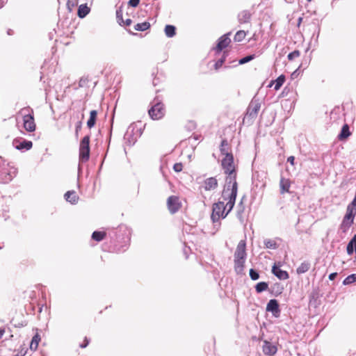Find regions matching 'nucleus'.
Instances as JSON below:
<instances>
[{"label":"nucleus","instance_id":"f257e3e1","mask_svg":"<svg viewBox=\"0 0 356 356\" xmlns=\"http://www.w3.org/2000/svg\"><path fill=\"white\" fill-rule=\"evenodd\" d=\"M221 167L226 175L225 184L223 188L224 197L230 198L229 205L232 207L238 193L237 166L234 163V155L223 157L221 161Z\"/></svg>","mask_w":356,"mask_h":356},{"label":"nucleus","instance_id":"f03ea898","mask_svg":"<svg viewBox=\"0 0 356 356\" xmlns=\"http://www.w3.org/2000/svg\"><path fill=\"white\" fill-rule=\"evenodd\" d=\"M222 198L223 199V201H218L213 205L211 216L213 222L218 221L220 218H225L232 211L235 204L236 199L233 202V205L230 207V198L224 197L223 191L222 192Z\"/></svg>","mask_w":356,"mask_h":356},{"label":"nucleus","instance_id":"7ed1b4c3","mask_svg":"<svg viewBox=\"0 0 356 356\" xmlns=\"http://www.w3.org/2000/svg\"><path fill=\"white\" fill-rule=\"evenodd\" d=\"M23 118V127L26 131L33 132L36 129V124L34 120L33 111L30 107H24L19 111Z\"/></svg>","mask_w":356,"mask_h":356},{"label":"nucleus","instance_id":"20e7f679","mask_svg":"<svg viewBox=\"0 0 356 356\" xmlns=\"http://www.w3.org/2000/svg\"><path fill=\"white\" fill-rule=\"evenodd\" d=\"M355 215L356 208H354L352 205H348L346 213L340 225V229L343 233H346L353 224Z\"/></svg>","mask_w":356,"mask_h":356},{"label":"nucleus","instance_id":"39448f33","mask_svg":"<svg viewBox=\"0 0 356 356\" xmlns=\"http://www.w3.org/2000/svg\"><path fill=\"white\" fill-rule=\"evenodd\" d=\"M148 114L153 120L162 119L165 114V106L162 102H154L148 111Z\"/></svg>","mask_w":356,"mask_h":356},{"label":"nucleus","instance_id":"423d86ee","mask_svg":"<svg viewBox=\"0 0 356 356\" xmlns=\"http://www.w3.org/2000/svg\"><path fill=\"white\" fill-rule=\"evenodd\" d=\"M90 136H85L80 142L79 160L86 162L90 158Z\"/></svg>","mask_w":356,"mask_h":356},{"label":"nucleus","instance_id":"0eeeda50","mask_svg":"<svg viewBox=\"0 0 356 356\" xmlns=\"http://www.w3.org/2000/svg\"><path fill=\"white\" fill-rule=\"evenodd\" d=\"M167 206L171 213H175L178 211L181 207L179 197L176 195L170 196L167 200Z\"/></svg>","mask_w":356,"mask_h":356},{"label":"nucleus","instance_id":"6e6552de","mask_svg":"<svg viewBox=\"0 0 356 356\" xmlns=\"http://www.w3.org/2000/svg\"><path fill=\"white\" fill-rule=\"evenodd\" d=\"M230 33H226L221 37L219 38L218 40V43L216 44V47L214 48V49L216 51V52L220 53L223 49L227 48L231 43V39L229 38Z\"/></svg>","mask_w":356,"mask_h":356},{"label":"nucleus","instance_id":"1a4fd4ad","mask_svg":"<svg viewBox=\"0 0 356 356\" xmlns=\"http://www.w3.org/2000/svg\"><path fill=\"white\" fill-rule=\"evenodd\" d=\"M235 259H245L246 258V243L244 240H241L237 245L236 251L234 252Z\"/></svg>","mask_w":356,"mask_h":356},{"label":"nucleus","instance_id":"9d476101","mask_svg":"<svg viewBox=\"0 0 356 356\" xmlns=\"http://www.w3.org/2000/svg\"><path fill=\"white\" fill-rule=\"evenodd\" d=\"M218 186V182L216 177H211L206 179L202 184V188L207 191H213Z\"/></svg>","mask_w":356,"mask_h":356},{"label":"nucleus","instance_id":"9b49d317","mask_svg":"<svg viewBox=\"0 0 356 356\" xmlns=\"http://www.w3.org/2000/svg\"><path fill=\"white\" fill-rule=\"evenodd\" d=\"M262 350L266 355L273 356L277 353V348L272 343L264 341L262 346Z\"/></svg>","mask_w":356,"mask_h":356},{"label":"nucleus","instance_id":"f8f14e48","mask_svg":"<svg viewBox=\"0 0 356 356\" xmlns=\"http://www.w3.org/2000/svg\"><path fill=\"white\" fill-rule=\"evenodd\" d=\"M220 152L224 157H226L227 156L233 155L232 152V147L230 144L228 143L227 139H223L221 141L220 145Z\"/></svg>","mask_w":356,"mask_h":356},{"label":"nucleus","instance_id":"ddd939ff","mask_svg":"<svg viewBox=\"0 0 356 356\" xmlns=\"http://www.w3.org/2000/svg\"><path fill=\"white\" fill-rule=\"evenodd\" d=\"M291 185V181L289 179L282 177L280 180V193L283 195L286 193H290Z\"/></svg>","mask_w":356,"mask_h":356},{"label":"nucleus","instance_id":"4468645a","mask_svg":"<svg viewBox=\"0 0 356 356\" xmlns=\"http://www.w3.org/2000/svg\"><path fill=\"white\" fill-rule=\"evenodd\" d=\"M280 265L277 266L276 264L272 268V273L280 280H287L289 278V273L280 268Z\"/></svg>","mask_w":356,"mask_h":356},{"label":"nucleus","instance_id":"2eb2a0df","mask_svg":"<svg viewBox=\"0 0 356 356\" xmlns=\"http://www.w3.org/2000/svg\"><path fill=\"white\" fill-rule=\"evenodd\" d=\"M352 134L350 131V127L348 124H343L341 128V132L338 135V140L340 141L346 140Z\"/></svg>","mask_w":356,"mask_h":356},{"label":"nucleus","instance_id":"dca6fc26","mask_svg":"<svg viewBox=\"0 0 356 356\" xmlns=\"http://www.w3.org/2000/svg\"><path fill=\"white\" fill-rule=\"evenodd\" d=\"M266 310L273 312L275 316L279 314L280 311L277 301L275 299L270 300L267 304Z\"/></svg>","mask_w":356,"mask_h":356},{"label":"nucleus","instance_id":"f3484780","mask_svg":"<svg viewBox=\"0 0 356 356\" xmlns=\"http://www.w3.org/2000/svg\"><path fill=\"white\" fill-rule=\"evenodd\" d=\"M234 270L236 273L240 274L243 271L245 267V259H235L234 258Z\"/></svg>","mask_w":356,"mask_h":356},{"label":"nucleus","instance_id":"a211bd4d","mask_svg":"<svg viewBox=\"0 0 356 356\" xmlns=\"http://www.w3.org/2000/svg\"><path fill=\"white\" fill-rule=\"evenodd\" d=\"M65 198L67 202H70L72 204H76L79 200V197L74 191H67L65 194Z\"/></svg>","mask_w":356,"mask_h":356},{"label":"nucleus","instance_id":"6ab92c4d","mask_svg":"<svg viewBox=\"0 0 356 356\" xmlns=\"http://www.w3.org/2000/svg\"><path fill=\"white\" fill-rule=\"evenodd\" d=\"M90 9L86 3L79 6L77 15L80 18L85 17L90 12Z\"/></svg>","mask_w":356,"mask_h":356},{"label":"nucleus","instance_id":"aec40b11","mask_svg":"<svg viewBox=\"0 0 356 356\" xmlns=\"http://www.w3.org/2000/svg\"><path fill=\"white\" fill-rule=\"evenodd\" d=\"M97 111L92 110L90 112V118L87 122V126L89 129H91L95 126L97 120Z\"/></svg>","mask_w":356,"mask_h":356},{"label":"nucleus","instance_id":"412c9836","mask_svg":"<svg viewBox=\"0 0 356 356\" xmlns=\"http://www.w3.org/2000/svg\"><path fill=\"white\" fill-rule=\"evenodd\" d=\"M310 263L309 261H303L300 264V265L297 268L296 272L298 274H302L307 272L310 268Z\"/></svg>","mask_w":356,"mask_h":356},{"label":"nucleus","instance_id":"4be33fe9","mask_svg":"<svg viewBox=\"0 0 356 356\" xmlns=\"http://www.w3.org/2000/svg\"><path fill=\"white\" fill-rule=\"evenodd\" d=\"M284 81H285V76L284 75H280L276 80L273 81L269 86H272L273 85H275L274 88L275 90H277L283 85Z\"/></svg>","mask_w":356,"mask_h":356},{"label":"nucleus","instance_id":"5701e85b","mask_svg":"<svg viewBox=\"0 0 356 356\" xmlns=\"http://www.w3.org/2000/svg\"><path fill=\"white\" fill-rule=\"evenodd\" d=\"M106 236V233L104 231H95L92 234V238L97 242L104 240Z\"/></svg>","mask_w":356,"mask_h":356},{"label":"nucleus","instance_id":"b1692460","mask_svg":"<svg viewBox=\"0 0 356 356\" xmlns=\"http://www.w3.org/2000/svg\"><path fill=\"white\" fill-rule=\"evenodd\" d=\"M33 146V143L29 140H24L16 145L17 149H30Z\"/></svg>","mask_w":356,"mask_h":356},{"label":"nucleus","instance_id":"393cba45","mask_svg":"<svg viewBox=\"0 0 356 356\" xmlns=\"http://www.w3.org/2000/svg\"><path fill=\"white\" fill-rule=\"evenodd\" d=\"M40 340H41L40 336L37 333L33 337V339L31 341L30 348L33 350H36L38 347V344H39V342L40 341Z\"/></svg>","mask_w":356,"mask_h":356},{"label":"nucleus","instance_id":"a878e982","mask_svg":"<svg viewBox=\"0 0 356 356\" xmlns=\"http://www.w3.org/2000/svg\"><path fill=\"white\" fill-rule=\"evenodd\" d=\"M150 28V24L147 22L138 23L134 26V29L137 31H144Z\"/></svg>","mask_w":356,"mask_h":356},{"label":"nucleus","instance_id":"bb28decb","mask_svg":"<svg viewBox=\"0 0 356 356\" xmlns=\"http://www.w3.org/2000/svg\"><path fill=\"white\" fill-rule=\"evenodd\" d=\"M165 33L169 37L172 38L176 34V28L172 25H166L165 27Z\"/></svg>","mask_w":356,"mask_h":356},{"label":"nucleus","instance_id":"cd10ccee","mask_svg":"<svg viewBox=\"0 0 356 356\" xmlns=\"http://www.w3.org/2000/svg\"><path fill=\"white\" fill-rule=\"evenodd\" d=\"M268 289V284L265 282H259L255 286V289L257 293H261L264 291H266Z\"/></svg>","mask_w":356,"mask_h":356},{"label":"nucleus","instance_id":"c85d7f7f","mask_svg":"<svg viewBox=\"0 0 356 356\" xmlns=\"http://www.w3.org/2000/svg\"><path fill=\"white\" fill-rule=\"evenodd\" d=\"M246 36V32L245 31L241 30L236 32L234 37V40L235 42H241L245 39Z\"/></svg>","mask_w":356,"mask_h":356},{"label":"nucleus","instance_id":"c756f323","mask_svg":"<svg viewBox=\"0 0 356 356\" xmlns=\"http://www.w3.org/2000/svg\"><path fill=\"white\" fill-rule=\"evenodd\" d=\"M356 282V274H352L350 275H348L347 277L345 278V280L343 282V284L344 285H348L353 282Z\"/></svg>","mask_w":356,"mask_h":356},{"label":"nucleus","instance_id":"7c9ffc66","mask_svg":"<svg viewBox=\"0 0 356 356\" xmlns=\"http://www.w3.org/2000/svg\"><path fill=\"white\" fill-rule=\"evenodd\" d=\"M79 3V0H67V8L69 11H72Z\"/></svg>","mask_w":356,"mask_h":356},{"label":"nucleus","instance_id":"2f4dec72","mask_svg":"<svg viewBox=\"0 0 356 356\" xmlns=\"http://www.w3.org/2000/svg\"><path fill=\"white\" fill-rule=\"evenodd\" d=\"M238 17L241 23H245L250 19V15L244 11L239 14Z\"/></svg>","mask_w":356,"mask_h":356},{"label":"nucleus","instance_id":"473e14b6","mask_svg":"<svg viewBox=\"0 0 356 356\" xmlns=\"http://www.w3.org/2000/svg\"><path fill=\"white\" fill-rule=\"evenodd\" d=\"M254 58V55H249V56H247L241 59H240L238 60V64L240 65H243L244 63H246L252 60H253Z\"/></svg>","mask_w":356,"mask_h":356},{"label":"nucleus","instance_id":"72a5a7b5","mask_svg":"<svg viewBox=\"0 0 356 356\" xmlns=\"http://www.w3.org/2000/svg\"><path fill=\"white\" fill-rule=\"evenodd\" d=\"M116 17H117V20H118V22L119 23V24L122 25V23L124 22V19L122 18V10L121 8H120L119 10H117Z\"/></svg>","mask_w":356,"mask_h":356},{"label":"nucleus","instance_id":"f704fd0d","mask_svg":"<svg viewBox=\"0 0 356 356\" xmlns=\"http://www.w3.org/2000/svg\"><path fill=\"white\" fill-rule=\"evenodd\" d=\"M300 55V53L299 51L298 50H296V51H293V52L290 53L289 55H288V58L289 60H293L296 58H298Z\"/></svg>","mask_w":356,"mask_h":356},{"label":"nucleus","instance_id":"c9c22d12","mask_svg":"<svg viewBox=\"0 0 356 356\" xmlns=\"http://www.w3.org/2000/svg\"><path fill=\"white\" fill-rule=\"evenodd\" d=\"M250 276L252 280H257L259 277V273L255 271L254 269L250 270Z\"/></svg>","mask_w":356,"mask_h":356},{"label":"nucleus","instance_id":"e433bc0d","mask_svg":"<svg viewBox=\"0 0 356 356\" xmlns=\"http://www.w3.org/2000/svg\"><path fill=\"white\" fill-rule=\"evenodd\" d=\"M265 245L268 248L274 249L276 248V243L274 241L268 240L265 242Z\"/></svg>","mask_w":356,"mask_h":356},{"label":"nucleus","instance_id":"4c0bfd02","mask_svg":"<svg viewBox=\"0 0 356 356\" xmlns=\"http://www.w3.org/2000/svg\"><path fill=\"white\" fill-rule=\"evenodd\" d=\"M89 342H90V339L87 337H85L83 339V342L79 343V346L81 348H84L87 347V346L89 344Z\"/></svg>","mask_w":356,"mask_h":356},{"label":"nucleus","instance_id":"58836bf2","mask_svg":"<svg viewBox=\"0 0 356 356\" xmlns=\"http://www.w3.org/2000/svg\"><path fill=\"white\" fill-rule=\"evenodd\" d=\"M173 169L175 172H179L183 170V165L181 163H176L173 165Z\"/></svg>","mask_w":356,"mask_h":356},{"label":"nucleus","instance_id":"ea45409f","mask_svg":"<svg viewBox=\"0 0 356 356\" xmlns=\"http://www.w3.org/2000/svg\"><path fill=\"white\" fill-rule=\"evenodd\" d=\"M225 54H223L222 58H219L218 60V61L216 62V63L215 64V67H221L225 62Z\"/></svg>","mask_w":356,"mask_h":356},{"label":"nucleus","instance_id":"a19ab883","mask_svg":"<svg viewBox=\"0 0 356 356\" xmlns=\"http://www.w3.org/2000/svg\"><path fill=\"white\" fill-rule=\"evenodd\" d=\"M140 3V0H129V5L132 7H136Z\"/></svg>","mask_w":356,"mask_h":356},{"label":"nucleus","instance_id":"79ce46f5","mask_svg":"<svg viewBox=\"0 0 356 356\" xmlns=\"http://www.w3.org/2000/svg\"><path fill=\"white\" fill-rule=\"evenodd\" d=\"M132 23V21L131 19H127L126 20H124V22L122 25L123 26H130Z\"/></svg>","mask_w":356,"mask_h":356},{"label":"nucleus","instance_id":"37998d69","mask_svg":"<svg viewBox=\"0 0 356 356\" xmlns=\"http://www.w3.org/2000/svg\"><path fill=\"white\" fill-rule=\"evenodd\" d=\"M295 158L293 156H291L287 159V161L289 162L291 165H294Z\"/></svg>","mask_w":356,"mask_h":356},{"label":"nucleus","instance_id":"c03bdc74","mask_svg":"<svg viewBox=\"0 0 356 356\" xmlns=\"http://www.w3.org/2000/svg\"><path fill=\"white\" fill-rule=\"evenodd\" d=\"M337 276V273H332L329 275V279L330 280H334Z\"/></svg>","mask_w":356,"mask_h":356},{"label":"nucleus","instance_id":"a18cd8bd","mask_svg":"<svg viewBox=\"0 0 356 356\" xmlns=\"http://www.w3.org/2000/svg\"><path fill=\"white\" fill-rule=\"evenodd\" d=\"M5 332H6L5 328L4 327H0V339L2 338V337L3 336Z\"/></svg>","mask_w":356,"mask_h":356},{"label":"nucleus","instance_id":"49530a36","mask_svg":"<svg viewBox=\"0 0 356 356\" xmlns=\"http://www.w3.org/2000/svg\"><path fill=\"white\" fill-rule=\"evenodd\" d=\"M8 0H0V8H1L6 3Z\"/></svg>","mask_w":356,"mask_h":356},{"label":"nucleus","instance_id":"de8ad7c7","mask_svg":"<svg viewBox=\"0 0 356 356\" xmlns=\"http://www.w3.org/2000/svg\"><path fill=\"white\" fill-rule=\"evenodd\" d=\"M81 128V122H79V125H78L76 128V133L77 134L78 133V131L79 130V129Z\"/></svg>","mask_w":356,"mask_h":356},{"label":"nucleus","instance_id":"09e8293b","mask_svg":"<svg viewBox=\"0 0 356 356\" xmlns=\"http://www.w3.org/2000/svg\"><path fill=\"white\" fill-rule=\"evenodd\" d=\"M257 111H258V108H254V114H257Z\"/></svg>","mask_w":356,"mask_h":356},{"label":"nucleus","instance_id":"8fccbe9b","mask_svg":"<svg viewBox=\"0 0 356 356\" xmlns=\"http://www.w3.org/2000/svg\"><path fill=\"white\" fill-rule=\"evenodd\" d=\"M286 1L287 2H289V3H292V2H293V1H294V0H286Z\"/></svg>","mask_w":356,"mask_h":356},{"label":"nucleus","instance_id":"3c124183","mask_svg":"<svg viewBox=\"0 0 356 356\" xmlns=\"http://www.w3.org/2000/svg\"><path fill=\"white\" fill-rule=\"evenodd\" d=\"M307 1L308 2H310V1H312V0H307Z\"/></svg>","mask_w":356,"mask_h":356},{"label":"nucleus","instance_id":"603ef678","mask_svg":"<svg viewBox=\"0 0 356 356\" xmlns=\"http://www.w3.org/2000/svg\"><path fill=\"white\" fill-rule=\"evenodd\" d=\"M16 356H18V355H16Z\"/></svg>","mask_w":356,"mask_h":356}]
</instances>
